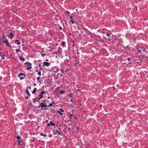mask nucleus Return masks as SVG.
Instances as JSON below:
<instances>
[{
    "mask_svg": "<svg viewBox=\"0 0 148 148\" xmlns=\"http://www.w3.org/2000/svg\"><path fill=\"white\" fill-rule=\"evenodd\" d=\"M25 65L27 64L28 65V66H27V68L26 69V70H29L32 68V64L31 63L29 62H26L25 63Z\"/></svg>",
    "mask_w": 148,
    "mask_h": 148,
    "instance_id": "f257e3e1",
    "label": "nucleus"
},
{
    "mask_svg": "<svg viewBox=\"0 0 148 148\" xmlns=\"http://www.w3.org/2000/svg\"><path fill=\"white\" fill-rule=\"evenodd\" d=\"M25 75L23 73H21L18 75V77H20V79H23L25 78Z\"/></svg>",
    "mask_w": 148,
    "mask_h": 148,
    "instance_id": "f03ea898",
    "label": "nucleus"
},
{
    "mask_svg": "<svg viewBox=\"0 0 148 148\" xmlns=\"http://www.w3.org/2000/svg\"><path fill=\"white\" fill-rule=\"evenodd\" d=\"M2 41L3 42L5 43L6 46H9L10 47H11V46L9 44V42L8 41L7 39H6V40H5L4 39L2 40Z\"/></svg>",
    "mask_w": 148,
    "mask_h": 148,
    "instance_id": "7ed1b4c3",
    "label": "nucleus"
},
{
    "mask_svg": "<svg viewBox=\"0 0 148 148\" xmlns=\"http://www.w3.org/2000/svg\"><path fill=\"white\" fill-rule=\"evenodd\" d=\"M130 42L131 44L133 45L134 43H135L136 42V39L135 37H133L132 39H130Z\"/></svg>",
    "mask_w": 148,
    "mask_h": 148,
    "instance_id": "20e7f679",
    "label": "nucleus"
},
{
    "mask_svg": "<svg viewBox=\"0 0 148 148\" xmlns=\"http://www.w3.org/2000/svg\"><path fill=\"white\" fill-rule=\"evenodd\" d=\"M40 105H41V110L43 109L44 108H46L47 106L46 104L42 103H40Z\"/></svg>",
    "mask_w": 148,
    "mask_h": 148,
    "instance_id": "39448f33",
    "label": "nucleus"
},
{
    "mask_svg": "<svg viewBox=\"0 0 148 148\" xmlns=\"http://www.w3.org/2000/svg\"><path fill=\"white\" fill-rule=\"evenodd\" d=\"M16 138L17 139L16 142L17 143H18V145H20V143L21 142V137L19 135H18L17 136H16Z\"/></svg>",
    "mask_w": 148,
    "mask_h": 148,
    "instance_id": "423d86ee",
    "label": "nucleus"
},
{
    "mask_svg": "<svg viewBox=\"0 0 148 148\" xmlns=\"http://www.w3.org/2000/svg\"><path fill=\"white\" fill-rule=\"evenodd\" d=\"M52 131L53 134H56L58 133L59 135H61V133L57 130H56L55 131L54 130H53Z\"/></svg>",
    "mask_w": 148,
    "mask_h": 148,
    "instance_id": "0eeeda50",
    "label": "nucleus"
},
{
    "mask_svg": "<svg viewBox=\"0 0 148 148\" xmlns=\"http://www.w3.org/2000/svg\"><path fill=\"white\" fill-rule=\"evenodd\" d=\"M40 100V98H35L34 99L33 102L35 103L36 101H38L39 103L40 102V101H39Z\"/></svg>",
    "mask_w": 148,
    "mask_h": 148,
    "instance_id": "6e6552de",
    "label": "nucleus"
},
{
    "mask_svg": "<svg viewBox=\"0 0 148 148\" xmlns=\"http://www.w3.org/2000/svg\"><path fill=\"white\" fill-rule=\"evenodd\" d=\"M62 50L61 48L60 47H59L58 48V51L57 52H58V55L60 54H61Z\"/></svg>",
    "mask_w": 148,
    "mask_h": 148,
    "instance_id": "1a4fd4ad",
    "label": "nucleus"
},
{
    "mask_svg": "<svg viewBox=\"0 0 148 148\" xmlns=\"http://www.w3.org/2000/svg\"><path fill=\"white\" fill-rule=\"evenodd\" d=\"M43 64L44 65L46 66H48L50 65L49 63L46 62H44L43 63Z\"/></svg>",
    "mask_w": 148,
    "mask_h": 148,
    "instance_id": "9d476101",
    "label": "nucleus"
},
{
    "mask_svg": "<svg viewBox=\"0 0 148 148\" xmlns=\"http://www.w3.org/2000/svg\"><path fill=\"white\" fill-rule=\"evenodd\" d=\"M19 59L21 61H24L25 60V58H23V56L22 55H21V56H19Z\"/></svg>",
    "mask_w": 148,
    "mask_h": 148,
    "instance_id": "9b49d317",
    "label": "nucleus"
},
{
    "mask_svg": "<svg viewBox=\"0 0 148 148\" xmlns=\"http://www.w3.org/2000/svg\"><path fill=\"white\" fill-rule=\"evenodd\" d=\"M13 35L12 33L11 32L10 33V35H9V36H8L9 38H10L11 39H12L13 38Z\"/></svg>",
    "mask_w": 148,
    "mask_h": 148,
    "instance_id": "f8f14e48",
    "label": "nucleus"
},
{
    "mask_svg": "<svg viewBox=\"0 0 148 148\" xmlns=\"http://www.w3.org/2000/svg\"><path fill=\"white\" fill-rule=\"evenodd\" d=\"M83 30H84L86 33L87 34H90L91 33L87 29H86L85 28H84L83 29Z\"/></svg>",
    "mask_w": 148,
    "mask_h": 148,
    "instance_id": "ddd939ff",
    "label": "nucleus"
},
{
    "mask_svg": "<svg viewBox=\"0 0 148 148\" xmlns=\"http://www.w3.org/2000/svg\"><path fill=\"white\" fill-rule=\"evenodd\" d=\"M15 43L16 44H17L18 45L20 44L21 42H20L19 40H15Z\"/></svg>",
    "mask_w": 148,
    "mask_h": 148,
    "instance_id": "4468645a",
    "label": "nucleus"
},
{
    "mask_svg": "<svg viewBox=\"0 0 148 148\" xmlns=\"http://www.w3.org/2000/svg\"><path fill=\"white\" fill-rule=\"evenodd\" d=\"M25 92L26 93L28 96H29L30 95V93H29V90L28 89V88H27V89L25 90Z\"/></svg>",
    "mask_w": 148,
    "mask_h": 148,
    "instance_id": "2eb2a0df",
    "label": "nucleus"
},
{
    "mask_svg": "<svg viewBox=\"0 0 148 148\" xmlns=\"http://www.w3.org/2000/svg\"><path fill=\"white\" fill-rule=\"evenodd\" d=\"M60 70V69L57 68L56 67H55V70H54V72L55 73H57Z\"/></svg>",
    "mask_w": 148,
    "mask_h": 148,
    "instance_id": "dca6fc26",
    "label": "nucleus"
},
{
    "mask_svg": "<svg viewBox=\"0 0 148 148\" xmlns=\"http://www.w3.org/2000/svg\"><path fill=\"white\" fill-rule=\"evenodd\" d=\"M36 91V88H34L33 91L32 92V93L33 94H35Z\"/></svg>",
    "mask_w": 148,
    "mask_h": 148,
    "instance_id": "f3484780",
    "label": "nucleus"
},
{
    "mask_svg": "<svg viewBox=\"0 0 148 148\" xmlns=\"http://www.w3.org/2000/svg\"><path fill=\"white\" fill-rule=\"evenodd\" d=\"M54 103V102L53 101H52V103H50L47 106L48 107H49L50 106H52L53 104Z\"/></svg>",
    "mask_w": 148,
    "mask_h": 148,
    "instance_id": "a211bd4d",
    "label": "nucleus"
},
{
    "mask_svg": "<svg viewBox=\"0 0 148 148\" xmlns=\"http://www.w3.org/2000/svg\"><path fill=\"white\" fill-rule=\"evenodd\" d=\"M140 49H141V50L143 51V52H147V51H146V49L144 48L141 47L140 48Z\"/></svg>",
    "mask_w": 148,
    "mask_h": 148,
    "instance_id": "6ab92c4d",
    "label": "nucleus"
},
{
    "mask_svg": "<svg viewBox=\"0 0 148 148\" xmlns=\"http://www.w3.org/2000/svg\"><path fill=\"white\" fill-rule=\"evenodd\" d=\"M65 42L64 41H63L61 44V45L62 46H64L65 45Z\"/></svg>",
    "mask_w": 148,
    "mask_h": 148,
    "instance_id": "aec40b11",
    "label": "nucleus"
},
{
    "mask_svg": "<svg viewBox=\"0 0 148 148\" xmlns=\"http://www.w3.org/2000/svg\"><path fill=\"white\" fill-rule=\"evenodd\" d=\"M80 63V62L78 60H77V62H76L75 64V66H76L77 64H79Z\"/></svg>",
    "mask_w": 148,
    "mask_h": 148,
    "instance_id": "412c9836",
    "label": "nucleus"
},
{
    "mask_svg": "<svg viewBox=\"0 0 148 148\" xmlns=\"http://www.w3.org/2000/svg\"><path fill=\"white\" fill-rule=\"evenodd\" d=\"M40 135L41 136H44L45 137H46L47 136V135L46 134H44L42 133H41L40 134Z\"/></svg>",
    "mask_w": 148,
    "mask_h": 148,
    "instance_id": "4be33fe9",
    "label": "nucleus"
},
{
    "mask_svg": "<svg viewBox=\"0 0 148 148\" xmlns=\"http://www.w3.org/2000/svg\"><path fill=\"white\" fill-rule=\"evenodd\" d=\"M39 98H40V99L42 98V97H43V95H42L40 94L39 95Z\"/></svg>",
    "mask_w": 148,
    "mask_h": 148,
    "instance_id": "5701e85b",
    "label": "nucleus"
},
{
    "mask_svg": "<svg viewBox=\"0 0 148 148\" xmlns=\"http://www.w3.org/2000/svg\"><path fill=\"white\" fill-rule=\"evenodd\" d=\"M51 122H52V121H50L49 123L47 124V125L48 126H50L51 125Z\"/></svg>",
    "mask_w": 148,
    "mask_h": 148,
    "instance_id": "b1692460",
    "label": "nucleus"
},
{
    "mask_svg": "<svg viewBox=\"0 0 148 148\" xmlns=\"http://www.w3.org/2000/svg\"><path fill=\"white\" fill-rule=\"evenodd\" d=\"M67 96L68 97H71V98H72V94L71 93L68 94L67 95Z\"/></svg>",
    "mask_w": 148,
    "mask_h": 148,
    "instance_id": "393cba45",
    "label": "nucleus"
},
{
    "mask_svg": "<svg viewBox=\"0 0 148 148\" xmlns=\"http://www.w3.org/2000/svg\"><path fill=\"white\" fill-rule=\"evenodd\" d=\"M64 93V92L63 90H61L60 92V93L61 94H63Z\"/></svg>",
    "mask_w": 148,
    "mask_h": 148,
    "instance_id": "a878e982",
    "label": "nucleus"
},
{
    "mask_svg": "<svg viewBox=\"0 0 148 148\" xmlns=\"http://www.w3.org/2000/svg\"><path fill=\"white\" fill-rule=\"evenodd\" d=\"M70 21H71V23H72V24H74L75 23V21L73 20H70Z\"/></svg>",
    "mask_w": 148,
    "mask_h": 148,
    "instance_id": "bb28decb",
    "label": "nucleus"
},
{
    "mask_svg": "<svg viewBox=\"0 0 148 148\" xmlns=\"http://www.w3.org/2000/svg\"><path fill=\"white\" fill-rule=\"evenodd\" d=\"M59 110L61 112H64V110L62 108L59 109Z\"/></svg>",
    "mask_w": 148,
    "mask_h": 148,
    "instance_id": "cd10ccee",
    "label": "nucleus"
},
{
    "mask_svg": "<svg viewBox=\"0 0 148 148\" xmlns=\"http://www.w3.org/2000/svg\"><path fill=\"white\" fill-rule=\"evenodd\" d=\"M38 74L39 75V76H41V71H39L38 73Z\"/></svg>",
    "mask_w": 148,
    "mask_h": 148,
    "instance_id": "c85d7f7f",
    "label": "nucleus"
},
{
    "mask_svg": "<svg viewBox=\"0 0 148 148\" xmlns=\"http://www.w3.org/2000/svg\"><path fill=\"white\" fill-rule=\"evenodd\" d=\"M60 71L62 73H64V70H63L62 69H60Z\"/></svg>",
    "mask_w": 148,
    "mask_h": 148,
    "instance_id": "c756f323",
    "label": "nucleus"
},
{
    "mask_svg": "<svg viewBox=\"0 0 148 148\" xmlns=\"http://www.w3.org/2000/svg\"><path fill=\"white\" fill-rule=\"evenodd\" d=\"M40 78H41V77H37V80H38V81H39V82H40V81H39V79Z\"/></svg>",
    "mask_w": 148,
    "mask_h": 148,
    "instance_id": "7c9ffc66",
    "label": "nucleus"
},
{
    "mask_svg": "<svg viewBox=\"0 0 148 148\" xmlns=\"http://www.w3.org/2000/svg\"><path fill=\"white\" fill-rule=\"evenodd\" d=\"M45 93V92L44 91H42L41 93H40V94H42V95H44Z\"/></svg>",
    "mask_w": 148,
    "mask_h": 148,
    "instance_id": "2f4dec72",
    "label": "nucleus"
},
{
    "mask_svg": "<svg viewBox=\"0 0 148 148\" xmlns=\"http://www.w3.org/2000/svg\"><path fill=\"white\" fill-rule=\"evenodd\" d=\"M73 115L72 114H70L69 116V117L70 118H71L72 116H73Z\"/></svg>",
    "mask_w": 148,
    "mask_h": 148,
    "instance_id": "473e14b6",
    "label": "nucleus"
},
{
    "mask_svg": "<svg viewBox=\"0 0 148 148\" xmlns=\"http://www.w3.org/2000/svg\"><path fill=\"white\" fill-rule=\"evenodd\" d=\"M20 49H17L16 50V52H18L19 51H20Z\"/></svg>",
    "mask_w": 148,
    "mask_h": 148,
    "instance_id": "72a5a7b5",
    "label": "nucleus"
},
{
    "mask_svg": "<svg viewBox=\"0 0 148 148\" xmlns=\"http://www.w3.org/2000/svg\"><path fill=\"white\" fill-rule=\"evenodd\" d=\"M138 52L139 53H141V50H139L138 49Z\"/></svg>",
    "mask_w": 148,
    "mask_h": 148,
    "instance_id": "f704fd0d",
    "label": "nucleus"
},
{
    "mask_svg": "<svg viewBox=\"0 0 148 148\" xmlns=\"http://www.w3.org/2000/svg\"><path fill=\"white\" fill-rule=\"evenodd\" d=\"M2 40L4 39L5 38V36L4 35H3L2 36Z\"/></svg>",
    "mask_w": 148,
    "mask_h": 148,
    "instance_id": "c9c22d12",
    "label": "nucleus"
},
{
    "mask_svg": "<svg viewBox=\"0 0 148 148\" xmlns=\"http://www.w3.org/2000/svg\"><path fill=\"white\" fill-rule=\"evenodd\" d=\"M46 55V54H45V53H42L41 54V56H45Z\"/></svg>",
    "mask_w": 148,
    "mask_h": 148,
    "instance_id": "e433bc0d",
    "label": "nucleus"
},
{
    "mask_svg": "<svg viewBox=\"0 0 148 148\" xmlns=\"http://www.w3.org/2000/svg\"><path fill=\"white\" fill-rule=\"evenodd\" d=\"M127 60H128V62L130 61L131 60L130 58H128L127 59Z\"/></svg>",
    "mask_w": 148,
    "mask_h": 148,
    "instance_id": "4c0bfd02",
    "label": "nucleus"
},
{
    "mask_svg": "<svg viewBox=\"0 0 148 148\" xmlns=\"http://www.w3.org/2000/svg\"><path fill=\"white\" fill-rule=\"evenodd\" d=\"M106 35L108 37H109L110 36V35L108 33H107L106 34Z\"/></svg>",
    "mask_w": 148,
    "mask_h": 148,
    "instance_id": "58836bf2",
    "label": "nucleus"
},
{
    "mask_svg": "<svg viewBox=\"0 0 148 148\" xmlns=\"http://www.w3.org/2000/svg\"><path fill=\"white\" fill-rule=\"evenodd\" d=\"M51 125H52V126H55V124L54 123H52V122H51Z\"/></svg>",
    "mask_w": 148,
    "mask_h": 148,
    "instance_id": "ea45409f",
    "label": "nucleus"
},
{
    "mask_svg": "<svg viewBox=\"0 0 148 148\" xmlns=\"http://www.w3.org/2000/svg\"><path fill=\"white\" fill-rule=\"evenodd\" d=\"M54 53L56 55H57L58 54V52H57H57H54Z\"/></svg>",
    "mask_w": 148,
    "mask_h": 148,
    "instance_id": "a19ab883",
    "label": "nucleus"
},
{
    "mask_svg": "<svg viewBox=\"0 0 148 148\" xmlns=\"http://www.w3.org/2000/svg\"><path fill=\"white\" fill-rule=\"evenodd\" d=\"M41 105H40V103L39 104V106H38V107H37L38 108H40L41 107Z\"/></svg>",
    "mask_w": 148,
    "mask_h": 148,
    "instance_id": "79ce46f5",
    "label": "nucleus"
},
{
    "mask_svg": "<svg viewBox=\"0 0 148 148\" xmlns=\"http://www.w3.org/2000/svg\"><path fill=\"white\" fill-rule=\"evenodd\" d=\"M76 129H77V130L79 129V127H76Z\"/></svg>",
    "mask_w": 148,
    "mask_h": 148,
    "instance_id": "37998d69",
    "label": "nucleus"
},
{
    "mask_svg": "<svg viewBox=\"0 0 148 148\" xmlns=\"http://www.w3.org/2000/svg\"><path fill=\"white\" fill-rule=\"evenodd\" d=\"M52 136V134H50L49 136V138H51Z\"/></svg>",
    "mask_w": 148,
    "mask_h": 148,
    "instance_id": "c03bdc74",
    "label": "nucleus"
},
{
    "mask_svg": "<svg viewBox=\"0 0 148 148\" xmlns=\"http://www.w3.org/2000/svg\"><path fill=\"white\" fill-rule=\"evenodd\" d=\"M58 114H60V113H61V112H60V111H58Z\"/></svg>",
    "mask_w": 148,
    "mask_h": 148,
    "instance_id": "a18cd8bd",
    "label": "nucleus"
},
{
    "mask_svg": "<svg viewBox=\"0 0 148 148\" xmlns=\"http://www.w3.org/2000/svg\"><path fill=\"white\" fill-rule=\"evenodd\" d=\"M77 91H80V90L79 89V87H78V89H77Z\"/></svg>",
    "mask_w": 148,
    "mask_h": 148,
    "instance_id": "49530a36",
    "label": "nucleus"
},
{
    "mask_svg": "<svg viewBox=\"0 0 148 148\" xmlns=\"http://www.w3.org/2000/svg\"><path fill=\"white\" fill-rule=\"evenodd\" d=\"M70 101L71 102H72L73 101V97H72V98H71V99L70 100Z\"/></svg>",
    "mask_w": 148,
    "mask_h": 148,
    "instance_id": "de8ad7c7",
    "label": "nucleus"
},
{
    "mask_svg": "<svg viewBox=\"0 0 148 148\" xmlns=\"http://www.w3.org/2000/svg\"><path fill=\"white\" fill-rule=\"evenodd\" d=\"M73 58H76V56H73Z\"/></svg>",
    "mask_w": 148,
    "mask_h": 148,
    "instance_id": "09e8293b",
    "label": "nucleus"
},
{
    "mask_svg": "<svg viewBox=\"0 0 148 148\" xmlns=\"http://www.w3.org/2000/svg\"><path fill=\"white\" fill-rule=\"evenodd\" d=\"M73 44L72 46L73 47H74L75 46L74 45V41H73Z\"/></svg>",
    "mask_w": 148,
    "mask_h": 148,
    "instance_id": "8fccbe9b",
    "label": "nucleus"
},
{
    "mask_svg": "<svg viewBox=\"0 0 148 148\" xmlns=\"http://www.w3.org/2000/svg\"><path fill=\"white\" fill-rule=\"evenodd\" d=\"M59 29H60V30H62V27H59Z\"/></svg>",
    "mask_w": 148,
    "mask_h": 148,
    "instance_id": "3c124183",
    "label": "nucleus"
},
{
    "mask_svg": "<svg viewBox=\"0 0 148 148\" xmlns=\"http://www.w3.org/2000/svg\"><path fill=\"white\" fill-rule=\"evenodd\" d=\"M66 13H68V14H69L70 13V12L68 11H66Z\"/></svg>",
    "mask_w": 148,
    "mask_h": 148,
    "instance_id": "603ef678",
    "label": "nucleus"
},
{
    "mask_svg": "<svg viewBox=\"0 0 148 148\" xmlns=\"http://www.w3.org/2000/svg\"><path fill=\"white\" fill-rule=\"evenodd\" d=\"M40 64H41V63H40L38 64L39 66L40 67H41Z\"/></svg>",
    "mask_w": 148,
    "mask_h": 148,
    "instance_id": "864d4df0",
    "label": "nucleus"
},
{
    "mask_svg": "<svg viewBox=\"0 0 148 148\" xmlns=\"http://www.w3.org/2000/svg\"><path fill=\"white\" fill-rule=\"evenodd\" d=\"M5 58L3 56V57H2V59H3V60L4 59H5Z\"/></svg>",
    "mask_w": 148,
    "mask_h": 148,
    "instance_id": "5fc2aeb1",
    "label": "nucleus"
},
{
    "mask_svg": "<svg viewBox=\"0 0 148 148\" xmlns=\"http://www.w3.org/2000/svg\"><path fill=\"white\" fill-rule=\"evenodd\" d=\"M60 114L61 116H62V115H63V114L61 112V113H60Z\"/></svg>",
    "mask_w": 148,
    "mask_h": 148,
    "instance_id": "6e6d98bb",
    "label": "nucleus"
},
{
    "mask_svg": "<svg viewBox=\"0 0 148 148\" xmlns=\"http://www.w3.org/2000/svg\"><path fill=\"white\" fill-rule=\"evenodd\" d=\"M28 88V89L29 88V89H31V87L30 86Z\"/></svg>",
    "mask_w": 148,
    "mask_h": 148,
    "instance_id": "4d7b16f0",
    "label": "nucleus"
},
{
    "mask_svg": "<svg viewBox=\"0 0 148 148\" xmlns=\"http://www.w3.org/2000/svg\"><path fill=\"white\" fill-rule=\"evenodd\" d=\"M25 97L27 99H29V97Z\"/></svg>",
    "mask_w": 148,
    "mask_h": 148,
    "instance_id": "13d9d810",
    "label": "nucleus"
},
{
    "mask_svg": "<svg viewBox=\"0 0 148 148\" xmlns=\"http://www.w3.org/2000/svg\"><path fill=\"white\" fill-rule=\"evenodd\" d=\"M72 16L70 17V19H71H71H72Z\"/></svg>",
    "mask_w": 148,
    "mask_h": 148,
    "instance_id": "bf43d9fd",
    "label": "nucleus"
},
{
    "mask_svg": "<svg viewBox=\"0 0 148 148\" xmlns=\"http://www.w3.org/2000/svg\"><path fill=\"white\" fill-rule=\"evenodd\" d=\"M84 48V47H81L80 48V49H83Z\"/></svg>",
    "mask_w": 148,
    "mask_h": 148,
    "instance_id": "052dcab7",
    "label": "nucleus"
},
{
    "mask_svg": "<svg viewBox=\"0 0 148 148\" xmlns=\"http://www.w3.org/2000/svg\"><path fill=\"white\" fill-rule=\"evenodd\" d=\"M126 47V48H130L128 46H127Z\"/></svg>",
    "mask_w": 148,
    "mask_h": 148,
    "instance_id": "680f3d73",
    "label": "nucleus"
},
{
    "mask_svg": "<svg viewBox=\"0 0 148 148\" xmlns=\"http://www.w3.org/2000/svg\"><path fill=\"white\" fill-rule=\"evenodd\" d=\"M104 42V40H101V42Z\"/></svg>",
    "mask_w": 148,
    "mask_h": 148,
    "instance_id": "e2e57ef3",
    "label": "nucleus"
},
{
    "mask_svg": "<svg viewBox=\"0 0 148 148\" xmlns=\"http://www.w3.org/2000/svg\"><path fill=\"white\" fill-rule=\"evenodd\" d=\"M34 84L35 86H36V84L35 83H34Z\"/></svg>",
    "mask_w": 148,
    "mask_h": 148,
    "instance_id": "0e129e2a",
    "label": "nucleus"
},
{
    "mask_svg": "<svg viewBox=\"0 0 148 148\" xmlns=\"http://www.w3.org/2000/svg\"><path fill=\"white\" fill-rule=\"evenodd\" d=\"M34 141L33 140H31L30 141V142H33Z\"/></svg>",
    "mask_w": 148,
    "mask_h": 148,
    "instance_id": "69168bd1",
    "label": "nucleus"
},
{
    "mask_svg": "<svg viewBox=\"0 0 148 148\" xmlns=\"http://www.w3.org/2000/svg\"><path fill=\"white\" fill-rule=\"evenodd\" d=\"M46 61H49V60L47 59L46 60Z\"/></svg>",
    "mask_w": 148,
    "mask_h": 148,
    "instance_id": "338daca9",
    "label": "nucleus"
},
{
    "mask_svg": "<svg viewBox=\"0 0 148 148\" xmlns=\"http://www.w3.org/2000/svg\"><path fill=\"white\" fill-rule=\"evenodd\" d=\"M128 64H131V62H129L128 63Z\"/></svg>",
    "mask_w": 148,
    "mask_h": 148,
    "instance_id": "774afa93",
    "label": "nucleus"
}]
</instances>
